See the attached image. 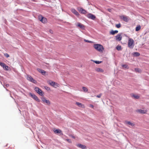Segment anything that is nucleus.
Here are the masks:
<instances>
[{"mask_svg": "<svg viewBox=\"0 0 149 149\" xmlns=\"http://www.w3.org/2000/svg\"><path fill=\"white\" fill-rule=\"evenodd\" d=\"M49 32L50 33H53V31L52 30H49Z\"/></svg>", "mask_w": 149, "mask_h": 149, "instance_id": "40", "label": "nucleus"}, {"mask_svg": "<svg viewBox=\"0 0 149 149\" xmlns=\"http://www.w3.org/2000/svg\"><path fill=\"white\" fill-rule=\"evenodd\" d=\"M84 41L86 42H88V43H91V42H92L91 41H89V40H86V39H84Z\"/></svg>", "mask_w": 149, "mask_h": 149, "instance_id": "34", "label": "nucleus"}, {"mask_svg": "<svg viewBox=\"0 0 149 149\" xmlns=\"http://www.w3.org/2000/svg\"><path fill=\"white\" fill-rule=\"evenodd\" d=\"M67 141L69 142H71V141L70 140V139H67Z\"/></svg>", "mask_w": 149, "mask_h": 149, "instance_id": "39", "label": "nucleus"}, {"mask_svg": "<svg viewBox=\"0 0 149 149\" xmlns=\"http://www.w3.org/2000/svg\"><path fill=\"white\" fill-rule=\"evenodd\" d=\"M120 18L123 19V21L126 22H128L129 21V19L128 17L123 15L120 16Z\"/></svg>", "mask_w": 149, "mask_h": 149, "instance_id": "7", "label": "nucleus"}, {"mask_svg": "<svg viewBox=\"0 0 149 149\" xmlns=\"http://www.w3.org/2000/svg\"><path fill=\"white\" fill-rule=\"evenodd\" d=\"M118 32V31L117 30L113 31L112 30L110 32V34L112 35H114L116 33H117Z\"/></svg>", "mask_w": 149, "mask_h": 149, "instance_id": "20", "label": "nucleus"}, {"mask_svg": "<svg viewBox=\"0 0 149 149\" xmlns=\"http://www.w3.org/2000/svg\"><path fill=\"white\" fill-rule=\"evenodd\" d=\"M49 84L54 87L56 88L58 86L57 84L54 81H51L49 82Z\"/></svg>", "mask_w": 149, "mask_h": 149, "instance_id": "17", "label": "nucleus"}, {"mask_svg": "<svg viewBox=\"0 0 149 149\" xmlns=\"http://www.w3.org/2000/svg\"><path fill=\"white\" fill-rule=\"evenodd\" d=\"M4 55L7 58H8L9 56V55L7 53L4 54Z\"/></svg>", "mask_w": 149, "mask_h": 149, "instance_id": "35", "label": "nucleus"}, {"mask_svg": "<svg viewBox=\"0 0 149 149\" xmlns=\"http://www.w3.org/2000/svg\"><path fill=\"white\" fill-rule=\"evenodd\" d=\"M8 68H9V67H8V66H7L6 65H5V67H4V68H3L4 70H8Z\"/></svg>", "mask_w": 149, "mask_h": 149, "instance_id": "32", "label": "nucleus"}, {"mask_svg": "<svg viewBox=\"0 0 149 149\" xmlns=\"http://www.w3.org/2000/svg\"><path fill=\"white\" fill-rule=\"evenodd\" d=\"M38 70L39 71V72L41 73L43 75H44L46 73V72L42 69H39Z\"/></svg>", "mask_w": 149, "mask_h": 149, "instance_id": "21", "label": "nucleus"}, {"mask_svg": "<svg viewBox=\"0 0 149 149\" xmlns=\"http://www.w3.org/2000/svg\"><path fill=\"white\" fill-rule=\"evenodd\" d=\"M141 29V26L140 25H138L136 28L135 30L136 31H139Z\"/></svg>", "mask_w": 149, "mask_h": 149, "instance_id": "24", "label": "nucleus"}, {"mask_svg": "<svg viewBox=\"0 0 149 149\" xmlns=\"http://www.w3.org/2000/svg\"><path fill=\"white\" fill-rule=\"evenodd\" d=\"M133 55L134 56H138L140 55V54L139 52H135L134 53Z\"/></svg>", "mask_w": 149, "mask_h": 149, "instance_id": "25", "label": "nucleus"}, {"mask_svg": "<svg viewBox=\"0 0 149 149\" xmlns=\"http://www.w3.org/2000/svg\"><path fill=\"white\" fill-rule=\"evenodd\" d=\"M125 123L126 124H128L132 126H134L135 125V124L134 123H132L130 121H125Z\"/></svg>", "mask_w": 149, "mask_h": 149, "instance_id": "16", "label": "nucleus"}, {"mask_svg": "<svg viewBox=\"0 0 149 149\" xmlns=\"http://www.w3.org/2000/svg\"><path fill=\"white\" fill-rule=\"evenodd\" d=\"M47 89H46L47 90H49V89H50L49 88H48V87H47Z\"/></svg>", "mask_w": 149, "mask_h": 149, "instance_id": "42", "label": "nucleus"}, {"mask_svg": "<svg viewBox=\"0 0 149 149\" xmlns=\"http://www.w3.org/2000/svg\"><path fill=\"white\" fill-rule=\"evenodd\" d=\"M116 40L119 41H120L122 38V34L121 33L118 34L116 36Z\"/></svg>", "mask_w": 149, "mask_h": 149, "instance_id": "11", "label": "nucleus"}, {"mask_svg": "<svg viewBox=\"0 0 149 149\" xmlns=\"http://www.w3.org/2000/svg\"><path fill=\"white\" fill-rule=\"evenodd\" d=\"M95 70L98 72L103 73L104 72V70L100 68H96L95 69Z\"/></svg>", "mask_w": 149, "mask_h": 149, "instance_id": "15", "label": "nucleus"}, {"mask_svg": "<svg viewBox=\"0 0 149 149\" xmlns=\"http://www.w3.org/2000/svg\"><path fill=\"white\" fill-rule=\"evenodd\" d=\"M107 10L109 12H111V10H112L111 9L109 8V9H108Z\"/></svg>", "mask_w": 149, "mask_h": 149, "instance_id": "38", "label": "nucleus"}, {"mask_svg": "<svg viewBox=\"0 0 149 149\" xmlns=\"http://www.w3.org/2000/svg\"><path fill=\"white\" fill-rule=\"evenodd\" d=\"M132 97H134V98L136 99H139L140 97L139 95H135L134 94H132Z\"/></svg>", "mask_w": 149, "mask_h": 149, "instance_id": "23", "label": "nucleus"}, {"mask_svg": "<svg viewBox=\"0 0 149 149\" xmlns=\"http://www.w3.org/2000/svg\"><path fill=\"white\" fill-rule=\"evenodd\" d=\"M0 65L3 68H4L6 65L4 63L0 62Z\"/></svg>", "mask_w": 149, "mask_h": 149, "instance_id": "30", "label": "nucleus"}, {"mask_svg": "<svg viewBox=\"0 0 149 149\" xmlns=\"http://www.w3.org/2000/svg\"><path fill=\"white\" fill-rule=\"evenodd\" d=\"M82 89L84 91V92H87L88 91V89L86 87H82Z\"/></svg>", "mask_w": 149, "mask_h": 149, "instance_id": "26", "label": "nucleus"}, {"mask_svg": "<svg viewBox=\"0 0 149 149\" xmlns=\"http://www.w3.org/2000/svg\"><path fill=\"white\" fill-rule=\"evenodd\" d=\"M72 12L77 16H79V13L74 9H71Z\"/></svg>", "mask_w": 149, "mask_h": 149, "instance_id": "14", "label": "nucleus"}, {"mask_svg": "<svg viewBox=\"0 0 149 149\" xmlns=\"http://www.w3.org/2000/svg\"><path fill=\"white\" fill-rule=\"evenodd\" d=\"M77 9L81 13L85 14L87 13V11L86 10L81 8H78Z\"/></svg>", "mask_w": 149, "mask_h": 149, "instance_id": "8", "label": "nucleus"}, {"mask_svg": "<svg viewBox=\"0 0 149 149\" xmlns=\"http://www.w3.org/2000/svg\"><path fill=\"white\" fill-rule=\"evenodd\" d=\"M102 96V94H99V95H97L96 97L98 98H100Z\"/></svg>", "mask_w": 149, "mask_h": 149, "instance_id": "36", "label": "nucleus"}, {"mask_svg": "<svg viewBox=\"0 0 149 149\" xmlns=\"http://www.w3.org/2000/svg\"><path fill=\"white\" fill-rule=\"evenodd\" d=\"M41 100L43 102H45L48 105H50V102L49 100H46L44 97H42L41 98Z\"/></svg>", "mask_w": 149, "mask_h": 149, "instance_id": "10", "label": "nucleus"}, {"mask_svg": "<svg viewBox=\"0 0 149 149\" xmlns=\"http://www.w3.org/2000/svg\"><path fill=\"white\" fill-rule=\"evenodd\" d=\"M122 66L123 68H127V69L129 68V67H128V65H126V64L123 65H122Z\"/></svg>", "mask_w": 149, "mask_h": 149, "instance_id": "27", "label": "nucleus"}, {"mask_svg": "<svg viewBox=\"0 0 149 149\" xmlns=\"http://www.w3.org/2000/svg\"><path fill=\"white\" fill-rule=\"evenodd\" d=\"M136 111L142 114H146V113L147 111L144 110L142 109H138Z\"/></svg>", "mask_w": 149, "mask_h": 149, "instance_id": "13", "label": "nucleus"}, {"mask_svg": "<svg viewBox=\"0 0 149 149\" xmlns=\"http://www.w3.org/2000/svg\"><path fill=\"white\" fill-rule=\"evenodd\" d=\"M95 63L96 64H99L101 63L102 61H94Z\"/></svg>", "mask_w": 149, "mask_h": 149, "instance_id": "33", "label": "nucleus"}, {"mask_svg": "<svg viewBox=\"0 0 149 149\" xmlns=\"http://www.w3.org/2000/svg\"><path fill=\"white\" fill-rule=\"evenodd\" d=\"M134 46V40L131 38H129L128 42V46L131 49L133 48Z\"/></svg>", "mask_w": 149, "mask_h": 149, "instance_id": "2", "label": "nucleus"}, {"mask_svg": "<svg viewBox=\"0 0 149 149\" xmlns=\"http://www.w3.org/2000/svg\"><path fill=\"white\" fill-rule=\"evenodd\" d=\"M90 106V107H91V108H93V107H94L93 105L92 104H90V106Z\"/></svg>", "mask_w": 149, "mask_h": 149, "instance_id": "37", "label": "nucleus"}, {"mask_svg": "<svg viewBox=\"0 0 149 149\" xmlns=\"http://www.w3.org/2000/svg\"><path fill=\"white\" fill-rule=\"evenodd\" d=\"M39 19L42 23H47V19L45 17H42V16L40 15L39 16Z\"/></svg>", "mask_w": 149, "mask_h": 149, "instance_id": "4", "label": "nucleus"}, {"mask_svg": "<svg viewBox=\"0 0 149 149\" xmlns=\"http://www.w3.org/2000/svg\"><path fill=\"white\" fill-rule=\"evenodd\" d=\"M71 137L72 138H73V139H75V137L74 136H73V135H71Z\"/></svg>", "mask_w": 149, "mask_h": 149, "instance_id": "41", "label": "nucleus"}, {"mask_svg": "<svg viewBox=\"0 0 149 149\" xmlns=\"http://www.w3.org/2000/svg\"><path fill=\"white\" fill-rule=\"evenodd\" d=\"M87 17L91 19H94L95 18V16L89 13L87 15Z\"/></svg>", "mask_w": 149, "mask_h": 149, "instance_id": "12", "label": "nucleus"}, {"mask_svg": "<svg viewBox=\"0 0 149 149\" xmlns=\"http://www.w3.org/2000/svg\"><path fill=\"white\" fill-rule=\"evenodd\" d=\"M27 80L34 83H36L37 82L31 76L29 75L27 76Z\"/></svg>", "mask_w": 149, "mask_h": 149, "instance_id": "5", "label": "nucleus"}, {"mask_svg": "<svg viewBox=\"0 0 149 149\" xmlns=\"http://www.w3.org/2000/svg\"><path fill=\"white\" fill-rule=\"evenodd\" d=\"M55 134H59L62 132L59 129H56L54 131Z\"/></svg>", "mask_w": 149, "mask_h": 149, "instance_id": "22", "label": "nucleus"}, {"mask_svg": "<svg viewBox=\"0 0 149 149\" xmlns=\"http://www.w3.org/2000/svg\"><path fill=\"white\" fill-rule=\"evenodd\" d=\"M121 26V24L120 23H119L118 24H116V27L118 28H120V27Z\"/></svg>", "mask_w": 149, "mask_h": 149, "instance_id": "31", "label": "nucleus"}, {"mask_svg": "<svg viewBox=\"0 0 149 149\" xmlns=\"http://www.w3.org/2000/svg\"><path fill=\"white\" fill-rule=\"evenodd\" d=\"M76 104L79 107H81L83 108L85 107L84 105L82 103H79V102H76Z\"/></svg>", "mask_w": 149, "mask_h": 149, "instance_id": "19", "label": "nucleus"}, {"mask_svg": "<svg viewBox=\"0 0 149 149\" xmlns=\"http://www.w3.org/2000/svg\"><path fill=\"white\" fill-rule=\"evenodd\" d=\"M29 95H30L33 99H34L36 101L38 102H40V100L38 98V97L35 95L34 94H32L31 93H30Z\"/></svg>", "mask_w": 149, "mask_h": 149, "instance_id": "6", "label": "nucleus"}, {"mask_svg": "<svg viewBox=\"0 0 149 149\" xmlns=\"http://www.w3.org/2000/svg\"><path fill=\"white\" fill-rule=\"evenodd\" d=\"M93 47L96 50L100 52H102L104 49L103 46L102 45L99 44H94L93 45Z\"/></svg>", "mask_w": 149, "mask_h": 149, "instance_id": "1", "label": "nucleus"}, {"mask_svg": "<svg viewBox=\"0 0 149 149\" xmlns=\"http://www.w3.org/2000/svg\"><path fill=\"white\" fill-rule=\"evenodd\" d=\"M76 25L77 26L79 27L82 29H84L85 28V26L84 25L81 24L80 23H77L76 24Z\"/></svg>", "mask_w": 149, "mask_h": 149, "instance_id": "9", "label": "nucleus"}, {"mask_svg": "<svg viewBox=\"0 0 149 149\" xmlns=\"http://www.w3.org/2000/svg\"><path fill=\"white\" fill-rule=\"evenodd\" d=\"M116 48L118 50H121L122 47L121 46L118 45L117 46Z\"/></svg>", "mask_w": 149, "mask_h": 149, "instance_id": "28", "label": "nucleus"}, {"mask_svg": "<svg viewBox=\"0 0 149 149\" xmlns=\"http://www.w3.org/2000/svg\"><path fill=\"white\" fill-rule=\"evenodd\" d=\"M135 70L136 72L139 73L141 72V70L139 68H135Z\"/></svg>", "mask_w": 149, "mask_h": 149, "instance_id": "29", "label": "nucleus"}, {"mask_svg": "<svg viewBox=\"0 0 149 149\" xmlns=\"http://www.w3.org/2000/svg\"><path fill=\"white\" fill-rule=\"evenodd\" d=\"M77 146L78 147L81 148L83 149H85L86 148V146H85L80 144H77Z\"/></svg>", "mask_w": 149, "mask_h": 149, "instance_id": "18", "label": "nucleus"}, {"mask_svg": "<svg viewBox=\"0 0 149 149\" xmlns=\"http://www.w3.org/2000/svg\"><path fill=\"white\" fill-rule=\"evenodd\" d=\"M36 91L40 95L43 96L44 93L38 87H36L35 88Z\"/></svg>", "mask_w": 149, "mask_h": 149, "instance_id": "3", "label": "nucleus"}]
</instances>
